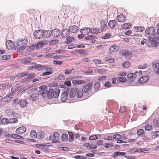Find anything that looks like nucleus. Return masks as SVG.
Instances as JSON below:
<instances>
[{
  "mask_svg": "<svg viewBox=\"0 0 159 159\" xmlns=\"http://www.w3.org/2000/svg\"><path fill=\"white\" fill-rule=\"evenodd\" d=\"M39 89V90L38 92V94L44 98L48 97L49 99H52L53 97L55 98H57L60 93L59 89H50L48 90L46 85L40 86Z\"/></svg>",
  "mask_w": 159,
  "mask_h": 159,
  "instance_id": "f257e3e1",
  "label": "nucleus"
},
{
  "mask_svg": "<svg viewBox=\"0 0 159 159\" xmlns=\"http://www.w3.org/2000/svg\"><path fill=\"white\" fill-rule=\"evenodd\" d=\"M45 70L46 72L43 73L41 75H48L52 74V68L50 67L47 65H44L43 70Z\"/></svg>",
  "mask_w": 159,
  "mask_h": 159,
  "instance_id": "f03ea898",
  "label": "nucleus"
},
{
  "mask_svg": "<svg viewBox=\"0 0 159 159\" xmlns=\"http://www.w3.org/2000/svg\"><path fill=\"white\" fill-rule=\"evenodd\" d=\"M43 30H35L34 33V37L37 39H40L43 37Z\"/></svg>",
  "mask_w": 159,
  "mask_h": 159,
  "instance_id": "7ed1b4c3",
  "label": "nucleus"
},
{
  "mask_svg": "<svg viewBox=\"0 0 159 159\" xmlns=\"http://www.w3.org/2000/svg\"><path fill=\"white\" fill-rule=\"evenodd\" d=\"M156 32L155 28L153 27H150L147 29L145 30L147 34L151 35L154 37Z\"/></svg>",
  "mask_w": 159,
  "mask_h": 159,
  "instance_id": "20e7f679",
  "label": "nucleus"
},
{
  "mask_svg": "<svg viewBox=\"0 0 159 159\" xmlns=\"http://www.w3.org/2000/svg\"><path fill=\"white\" fill-rule=\"evenodd\" d=\"M152 65L154 69V71L159 75V61L153 62Z\"/></svg>",
  "mask_w": 159,
  "mask_h": 159,
  "instance_id": "39448f33",
  "label": "nucleus"
},
{
  "mask_svg": "<svg viewBox=\"0 0 159 159\" xmlns=\"http://www.w3.org/2000/svg\"><path fill=\"white\" fill-rule=\"evenodd\" d=\"M70 30L69 29H63L61 32V35L62 38H65L70 35Z\"/></svg>",
  "mask_w": 159,
  "mask_h": 159,
  "instance_id": "423d86ee",
  "label": "nucleus"
},
{
  "mask_svg": "<svg viewBox=\"0 0 159 159\" xmlns=\"http://www.w3.org/2000/svg\"><path fill=\"white\" fill-rule=\"evenodd\" d=\"M78 91V88L75 87L71 88L69 92V97L73 98L76 96L77 92Z\"/></svg>",
  "mask_w": 159,
  "mask_h": 159,
  "instance_id": "0eeeda50",
  "label": "nucleus"
},
{
  "mask_svg": "<svg viewBox=\"0 0 159 159\" xmlns=\"http://www.w3.org/2000/svg\"><path fill=\"white\" fill-rule=\"evenodd\" d=\"M28 43V40L27 39L18 40L17 41L16 44L19 46L23 47L27 45Z\"/></svg>",
  "mask_w": 159,
  "mask_h": 159,
  "instance_id": "6e6552de",
  "label": "nucleus"
},
{
  "mask_svg": "<svg viewBox=\"0 0 159 159\" xmlns=\"http://www.w3.org/2000/svg\"><path fill=\"white\" fill-rule=\"evenodd\" d=\"M80 32L84 35H88L92 32V30L89 27H84L80 30Z\"/></svg>",
  "mask_w": 159,
  "mask_h": 159,
  "instance_id": "1a4fd4ad",
  "label": "nucleus"
},
{
  "mask_svg": "<svg viewBox=\"0 0 159 159\" xmlns=\"http://www.w3.org/2000/svg\"><path fill=\"white\" fill-rule=\"evenodd\" d=\"M5 44L7 48L8 49H12L14 47V42L11 40H9L6 41Z\"/></svg>",
  "mask_w": 159,
  "mask_h": 159,
  "instance_id": "9d476101",
  "label": "nucleus"
},
{
  "mask_svg": "<svg viewBox=\"0 0 159 159\" xmlns=\"http://www.w3.org/2000/svg\"><path fill=\"white\" fill-rule=\"evenodd\" d=\"M92 83H89L84 87L82 91L84 93H86L89 91L91 88L92 89Z\"/></svg>",
  "mask_w": 159,
  "mask_h": 159,
  "instance_id": "9b49d317",
  "label": "nucleus"
},
{
  "mask_svg": "<svg viewBox=\"0 0 159 159\" xmlns=\"http://www.w3.org/2000/svg\"><path fill=\"white\" fill-rule=\"evenodd\" d=\"M53 137L54 138V140L52 141V143H59V141L58 140L60 138V135L57 132H55L53 134Z\"/></svg>",
  "mask_w": 159,
  "mask_h": 159,
  "instance_id": "f8f14e48",
  "label": "nucleus"
},
{
  "mask_svg": "<svg viewBox=\"0 0 159 159\" xmlns=\"http://www.w3.org/2000/svg\"><path fill=\"white\" fill-rule=\"evenodd\" d=\"M44 65L35 63V64H33V66L34 67V69L37 71L43 70Z\"/></svg>",
  "mask_w": 159,
  "mask_h": 159,
  "instance_id": "ddd939ff",
  "label": "nucleus"
},
{
  "mask_svg": "<svg viewBox=\"0 0 159 159\" xmlns=\"http://www.w3.org/2000/svg\"><path fill=\"white\" fill-rule=\"evenodd\" d=\"M149 80L148 76H144L141 77L138 80V82L140 84H143L148 82Z\"/></svg>",
  "mask_w": 159,
  "mask_h": 159,
  "instance_id": "4468645a",
  "label": "nucleus"
},
{
  "mask_svg": "<svg viewBox=\"0 0 159 159\" xmlns=\"http://www.w3.org/2000/svg\"><path fill=\"white\" fill-rule=\"evenodd\" d=\"M43 36L44 38H48L51 37L52 34V32L50 30H43Z\"/></svg>",
  "mask_w": 159,
  "mask_h": 159,
  "instance_id": "2eb2a0df",
  "label": "nucleus"
},
{
  "mask_svg": "<svg viewBox=\"0 0 159 159\" xmlns=\"http://www.w3.org/2000/svg\"><path fill=\"white\" fill-rule=\"evenodd\" d=\"M26 131V128L24 126H21L17 129L16 132L17 134H20L25 133Z\"/></svg>",
  "mask_w": 159,
  "mask_h": 159,
  "instance_id": "dca6fc26",
  "label": "nucleus"
},
{
  "mask_svg": "<svg viewBox=\"0 0 159 159\" xmlns=\"http://www.w3.org/2000/svg\"><path fill=\"white\" fill-rule=\"evenodd\" d=\"M68 98V94L65 91L63 92L61 95V100L62 102H65Z\"/></svg>",
  "mask_w": 159,
  "mask_h": 159,
  "instance_id": "f3484780",
  "label": "nucleus"
},
{
  "mask_svg": "<svg viewBox=\"0 0 159 159\" xmlns=\"http://www.w3.org/2000/svg\"><path fill=\"white\" fill-rule=\"evenodd\" d=\"M132 53L131 51H125L122 53V55L126 58H129L131 57Z\"/></svg>",
  "mask_w": 159,
  "mask_h": 159,
  "instance_id": "a211bd4d",
  "label": "nucleus"
},
{
  "mask_svg": "<svg viewBox=\"0 0 159 159\" xmlns=\"http://www.w3.org/2000/svg\"><path fill=\"white\" fill-rule=\"evenodd\" d=\"M138 136L141 137H144L146 136V133L145 132L144 129H140L138 130L137 132Z\"/></svg>",
  "mask_w": 159,
  "mask_h": 159,
  "instance_id": "6ab92c4d",
  "label": "nucleus"
},
{
  "mask_svg": "<svg viewBox=\"0 0 159 159\" xmlns=\"http://www.w3.org/2000/svg\"><path fill=\"white\" fill-rule=\"evenodd\" d=\"M116 19L118 22H123L126 21V17L124 15H120L117 16Z\"/></svg>",
  "mask_w": 159,
  "mask_h": 159,
  "instance_id": "aec40b11",
  "label": "nucleus"
},
{
  "mask_svg": "<svg viewBox=\"0 0 159 159\" xmlns=\"http://www.w3.org/2000/svg\"><path fill=\"white\" fill-rule=\"evenodd\" d=\"M52 32V34H53V36L56 37H58L61 34V32L58 29H54Z\"/></svg>",
  "mask_w": 159,
  "mask_h": 159,
  "instance_id": "412c9836",
  "label": "nucleus"
},
{
  "mask_svg": "<svg viewBox=\"0 0 159 159\" xmlns=\"http://www.w3.org/2000/svg\"><path fill=\"white\" fill-rule=\"evenodd\" d=\"M12 96L13 95L12 94L7 95L3 98L2 101L6 103H9L10 102Z\"/></svg>",
  "mask_w": 159,
  "mask_h": 159,
  "instance_id": "4be33fe9",
  "label": "nucleus"
},
{
  "mask_svg": "<svg viewBox=\"0 0 159 159\" xmlns=\"http://www.w3.org/2000/svg\"><path fill=\"white\" fill-rule=\"evenodd\" d=\"M70 32L75 33L77 32L78 31V27L75 25H73L72 26H70L69 29Z\"/></svg>",
  "mask_w": 159,
  "mask_h": 159,
  "instance_id": "5701e85b",
  "label": "nucleus"
},
{
  "mask_svg": "<svg viewBox=\"0 0 159 159\" xmlns=\"http://www.w3.org/2000/svg\"><path fill=\"white\" fill-rule=\"evenodd\" d=\"M5 114L7 116H15V115L16 113H14V111L11 109H8L6 110L5 111Z\"/></svg>",
  "mask_w": 159,
  "mask_h": 159,
  "instance_id": "b1692460",
  "label": "nucleus"
},
{
  "mask_svg": "<svg viewBox=\"0 0 159 159\" xmlns=\"http://www.w3.org/2000/svg\"><path fill=\"white\" fill-rule=\"evenodd\" d=\"M27 102L26 100L24 99H22L19 101L18 104L20 107H25L27 104Z\"/></svg>",
  "mask_w": 159,
  "mask_h": 159,
  "instance_id": "393cba45",
  "label": "nucleus"
},
{
  "mask_svg": "<svg viewBox=\"0 0 159 159\" xmlns=\"http://www.w3.org/2000/svg\"><path fill=\"white\" fill-rule=\"evenodd\" d=\"M47 41H45L44 43L43 42H40L38 43L36 45V49H38L43 47L44 45L48 44Z\"/></svg>",
  "mask_w": 159,
  "mask_h": 159,
  "instance_id": "a878e982",
  "label": "nucleus"
},
{
  "mask_svg": "<svg viewBox=\"0 0 159 159\" xmlns=\"http://www.w3.org/2000/svg\"><path fill=\"white\" fill-rule=\"evenodd\" d=\"M39 99V95L36 93H34L30 96V99L33 101H35Z\"/></svg>",
  "mask_w": 159,
  "mask_h": 159,
  "instance_id": "bb28decb",
  "label": "nucleus"
},
{
  "mask_svg": "<svg viewBox=\"0 0 159 159\" xmlns=\"http://www.w3.org/2000/svg\"><path fill=\"white\" fill-rule=\"evenodd\" d=\"M96 36L90 35L85 37V39L86 40H91V42L93 43H94L95 41V39H96Z\"/></svg>",
  "mask_w": 159,
  "mask_h": 159,
  "instance_id": "cd10ccee",
  "label": "nucleus"
},
{
  "mask_svg": "<svg viewBox=\"0 0 159 159\" xmlns=\"http://www.w3.org/2000/svg\"><path fill=\"white\" fill-rule=\"evenodd\" d=\"M152 123L153 126L159 128V119H154L153 120Z\"/></svg>",
  "mask_w": 159,
  "mask_h": 159,
  "instance_id": "c85d7f7f",
  "label": "nucleus"
},
{
  "mask_svg": "<svg viewBox=\"0 0 159 159\" xmlns=\"http://www.w3.org/2000/svg\"><path fill=\"white\" fill-rule=\"evenodd\" d=\"M116 23L115 20H110L108 23V26L112 29H113L115 27V24Z\"/></svg>",
  "mask_w": 159,
  "mask_h": 159,
  "instance_id": "c756f323",
  "label": "nucleus"
},
{
  "mask_svg": "<svg viewBox=\"0 0 159 159\" xmlns=\"http://www.w3.org/2000/svg\"><path fill=\"white\" fill-rule=\"evenodd\" d=\"M135 30L137 32H143L144 30V28L143 26H138L136 27H135Z\"/></svg>",
  "mask_w": 159,
  "mask_h": 159,
  "instance_id": "7c9ffc66",
  "label": "nucleus"
},
{
  "mask_svg": "<svg viewBox=\"0 0 159 159\" xmlns=\"http://www.w3.org/2000/svg\"><path fill=\"white\" fill-rule=\"evenodd\" d=\"M62 141L63 142L67 141L68 140V135L66 134H63L61 136Z\"/></svg>",
  "mask_w": 159,
  "mask_h": 159,
  "instance_id": "2f4dec72",
  "label": "nucleus"
},
{
  "mask_svg": "<svg viewBox=\"0 0 159 159\" xmlns=\"http://www.w3.org/2000/svg\"><path fill=\"white\" fill-rule=\"evenodd\" d=\"M150 135L152 138L153 137H158L159 136V131H152L150 133Z\"/></svg>",
  "mask_w": 159,
  "mask_h": 159,
  "instance_id": "473e14b6",
  "label": "nucleus"
},
{
  "mask_svg": "<svg viewBox=\"0 0 159 159\" xmlns=\"http://www.w3.org/2000/svg\"><path fill=\"white\" fill-rule=\"evenodd\" d=\"M69 135V141L70 142H72L74 140V134L71 132H68Z\"/></svg>",
  "mask_w": 159,
  "mask_h": 159,
  "instance_id": "72a5a7b5",
  "label": "nucleus"
},
{
  "mask_svg": "<svg viewBox=\"0 0 159 159\" xmlns=\"http://www.w3.org/2000/svg\"><path fill=\"white\" fill-rule=\"evenodd\" d=\"M83 92L82 91L78 88V91L77 92L76 94V97L78 98H81L83 95Z\"/></svg>",
  "mask_w": 159,
  "mask_h": 159,
  "instance_id": "f704fd0d",
  "label": "nucleus"
},
{
  "mask_svg": "<svg viewBox=\"0 0 159 159\" xmlns=\"http://www.w3.org/2000/svg\"><path fill=\"white\" fill-rule=\"evenodd\" d=\"M92 32L93 34H96L97 33H98L100 31V29L97 28H92Z\"/></svg>",
  "mask_w": 159,
  "mask_h": 159,
  "instance_id": "c9c22d12",
  "label": "nucleus"
},
{
  "mask_svg": "<svg viewBox=\"0 0 159 159\" xmlns=\"http://www.w3.org/2000/svg\"><path fill=\"white\" fill-rule=\"evenodd\" d=\"M131 24L129 23H125L121 25V27L124 29H128L131 27Z\"/></svg>",
  "mask_w": 159,
  "mask_h": 159,
  "instance_id": "e433bc0d",
  "label": "nucleus"
},
{
  "mask_svg": "<svg viewBox=\"0 0 159 159\" xmlns=\"http://www.w3.org/2000/svg\"><path fill=\"white\" fill-rule=\"evenodd\" d=\"M30 73L27 72H24L23 73H19L18 74V76L20 78H21L22 77H24L26 76H28V75H30Z\"/></svg>",
  "mask_w": 159,
  "mask_h": 159,
  "instance_id": "4c0bfd02",
  "label": "nucleus"
},
{
  "mask_svg": "<svg viewBox=\"0 0 159 159\" xmlns=\"http://www.w3.org/2000/svg\"><path fill=\"white\" fill-rule=\"evenodd\" d=\"M27 89L25 87H22L20 88H18L17 93L18 94H20L26 90Z\"/></svg>",
  "mask_w": 159,
  "mask_h": 159,
  "instance_id": "58836bf2",
  "label": "nucleus"
},
{
  "mask_svg": "<svg viewBox=\"0 0 159 159\" xmlns=\"http://www.w3.org/2000/svg\"><path fill=\"white\" fill-rule=\"evenodd\" d=\"M100 84L99 82L97 81L96 82L94 85V89L96 91L98 90V89L100 87Z\"/></svg>",
  "mask_w": 159,
  "mask_h": 159,
  "instance_id": "ea45409f",
  "label": "nucleus"
},
{
  "mask_svg": "<svg viewBox=\"0 0 159 159\" xmlns=\"http://www.w3.org/2000/svg\"><path fill=\"white\" fill-rule=\"evenodd\" d=\"M100 28L101 31H105L107 30V25L101 24Z\"/></svg>",
  "mask_w": 159,
  "mask_h": 159,
  "instance_id": "a19ab883",
  "label": "nucleus"
},
{
  "mask_svg": "<svg viewBox=\"0 0 159 159\" xmlns=\"http://www.w3.org/2000/svg\"><path fill=\"white\" fill-rule=\"evenodd\" d=\"M66 38V43L67 44L71 43L72 42V40H74L75 39V38L72 37L68 36Z\"/></svg>",
  "mask_w": 159,
  "mask_h": 159,
  "instance_id": "79ce46f5",
  "label": "nucleus"
},
{
  "mask_svg": "<svg viewBox=\"0 0 159 159\" xmlns=\"http://www.w3.org/2000/svg\"><path fill=\"white\" fill-rule=\"evenodd\" d=\"M117 79L118 80L119 82L124 83L126 81V78L124 77H118L117 78Z\"/></svg>",
  "mask_w": 159,
  "mask_h": 159,
  "instance_id": "37998d69",
  "label": "nucleus"
},
{
  "mask_svg": "<svg viewBox=\"0 0 159 159\" xmlns=\"http://www.w3.org/2000/svg\"><path fill=\"white\" fill-rule=\"evenodd\" d=\"M9 121V123L12 124L17 122H18V120L17 118H12L10 119Z\"/></svg>",
  "mask_w": 159,
  "mask_h": 159,
  "instance_id": "c03bdc74",
  "label": "nucleus"
},
{
  "mask_svg": "<svg viewBox=\"0 0 159 159\" xmlns=\"http://www.w3.org/2000/svg\"><path fill=\"white\" fill-rule=\"evenodd\" d=\"M30 135L31 137L34 138L37 136L35 130H32L30 132Z\"/></svg>",
  "mask_w": 159,
  "mask_h": 159,
  "instance_id": "a18cd8bd",
  "label": "nucleus"
},
{
  "mask_svg": "<svg viewBox=\"0 0 159 159\" xmlns=\"http://www.w3.org/2000/svg\"><path fill=\"white\" fill-rule=\"evenodd\" d=\"M149 39L152 42V43L155 44V46L156 47L158 45V43L156 42V39L155 38H150Z\"/></svg>",
  "mask_w": 159,
  "mask_h": 159,
  "instance_id": "49530a36",
  "label": "nucleus"
},
{
  "mask_svg": "<svg viewBox=\"0 0 159 159\" xmlns=\"http://www.w3.org/2000/svg\"><path fill=\"white\" fill-rule=\"evenodd\" d=\"M2 123V124L6 125L8 123H9V120L7 118H3L1 119V120Z\"/></svg>",
  "mask_w": 159,
  "mask_h": 159,
  "instance_id": "de8ad7c7",
  "label": "nucleus"
},
{
  "mask_svg": "<svg viewBox=\"0 0 159 159\" xmlns=\"http://www.w3.org/2000/svg\"><path fill=\"white\" fill-rule=\"evenodd\" d=\"M112 138L114 139L117 140L122 139V137L121 135L119 134H116L114 135L113 136Z\"/></svg>",
  "mask_w": 159,
  "mask_h": 159,
  "instance_id": "09e8293b",
  "label": "nucleus"
},
{
  "mask_svg": "<svg viewBox=\"0 0 159 159\" xmlns=\"http://www.w3.org/2000/svg\"><path fill=\"white\" fill-rule=\"evenodd\" d=\"M95 71L101 74H103L105 73L106 70L103 69H97Z\"/></svg>",
  "mask_w": 159,
  "mask_h": 159,
  "instance_id": "8fccbe9b",
  "label": "nucleus"
},
{
  "mask_svg": "<svg viewBox=\"0 0 159 159\" xmlns=\"http://www.w3.org/2000/svg\"><path fill=\"white\" fill-rule=\"evenodd\" d=\"M130 63L128 61L124 62L122 63V66L125 68L128 67L130 66Z\"/></svg>",
  "mask_w": 159,
  "mask_h": 159,
  "instance_id": "3c124183",
  "label": "nucleus"
},
{
  "mask_svg": "<svg viewBox=\"0 0 159 159\" xmlns=\"http://www.w3.org/2000/svg\"><path fill=\"white\" fill-rule=\"evenodd\" d=\"M145 130L147 131H149L152 129V126L150 125H146L144 127Z\"/></svg>",
  "mask_w": 159,
  "mask_h": 159,
  "instance_id": "603ef678",
  "label": "nucleus"
},
{
  "mask_svg": "<svg viewBox=\"0 0 159 159\" xmlns=\"http://www.w3.org/2000/svg\"><path fill=\"white\" fill-rule=\"evenodd\" d=\"M8 85L6 83L2 84H0V89H3L5 88H7Z\"/></svg>",
  "mask_w": 159,
  "mask_h": 159,
  "instance_id": "864d4df0",
  "label": "nucleus"
},
{
  "mask_svg": "<svg viewBox=\"0 0 159 159\" xmlns=\"http://www.w3.org/2000/svg\"><path fill=\"white\" fill-rule=\"evenodd\" d=\"M11 58L10 55H5L2 57V59L3 60H9Z\"/></svg>",
  "mask_w": 159,
  "mask_h": 159,
  "instance_id": "5fc2aeb1",
  "label": "nucleus"
},
{
  "mask_svg": "<svg viewBox=\"0 0 159 159\" xmlns=\"http://www.w3.org/2000/svg\"><path fill=\"white\" fill-rule=\"evenodd\" d=\"M112 83L113 84H117L119 83L118 80L117 78H114L112 79Z\"/></svg>",
  "mask_w": 159,
  "mask_h": 159,
  "instance_id": "6e6d98bb",
  "label": "nucleus"
},
{
  "mask_svg": "<svg viewBox=\"0 0 159 159\" xmlns=\"http://www.w3.org/2000/svg\"><path fill=\"white\" fill-rule=\"evenodd\" d=\"M113 146V144L111 143H105L103 144V146L106 148H111Z\"/></svg>",
  "mask_w": 159,
  "mask_h": 159,
  "instance_id": "4d7b16f0",
  "label": "nucleus"
},
{
  "mask_svg": "<svg viewBox=\"0 0 159 159\" xmlns=\"http://www.w3.org/2000/svg\"><path fill=\"white\" fill-rule=\"evenodd\" d=\"M116 48V46H112L111 47L109 48V53H111L112 52L114 51Z\"/></svg>",
  "mask_w": 159,
  "mask_h": 159,
  "instance_id": "13d9d810",
  "label": "nucleus"
},
{
  "mask_svg": "<svg viewBox=\"0 0 159 159\" xmlns=\"http://www.w3.org/2000/svg\"><path fill=\"white\" fill-rule=\"evenodd\" d=\"M111 34L109 33H107L105 35L102 37V39H107L110 37Z\"/></svg>",
  "mask_w": 159,
  "mask_h": 159,
  "instance_id": "bf43d9fd",
  "label": "nucleus"
},
{
  "mask_svg": "<svg viewBox=\"0 0 159 159\" xmlns=\"http://www.w3.org/2000/svg\"><path fill=\"white\" fill-rule=\"evenodd\" d=\"M98 138V136L97 135H93L90 136L89 138V139L90 140H95L97 139Z\"/></svg>",
  "mask_w": 159,
  "mask_h": 159,
  "instance_id": "052dcab7",
  "label": "nucleus"
},
{
  "mask_svg": "<svg viewBox=\"0 0 159 159\" xmlns=\"http://www.w3.org/2000/svg\"><path fill=\"white\" fill-rule=\"evenodd\" d=\"M134 150H136V151H134L135 152H146L145 151H146V150H144V149L143 148H135Z\"/></svg>",
  "mask_w": 159,
  "mask_h": 159,
  "instance_id": "680f3d73",
  "label": "nucleus"
},
{
  "mask_svg": "<svg viewBox=\"0 0 159 159\" xmlns=\"http://www.w3.org/2000/svg\"><path fill=\"white\" fill-rule=\"evenodd\" d=\"M36 47V45L35 44H33L30 46L28 48V50L30 51H33Z\"/></svg>",
  "mask_w": 159,
  "mask_h": 159,
  "instance_id": "e2e57ef3",
  "label": "nucleus"
},
{
  "mask_svg": "<svg viewBox=\"0 0 159 159\" xmlns=\"http://www.w3.org/2000/svg\"><path fill=\"white\" fill-rule=\"evenodd\" d=\"M65 76L63 75H60L57 77L56 79L57 80H62L65 79Z\"/></svg>",
  "mask_w": 159,
  "mask_h": 159,
  "instance_id": "0e129e2a",
  "label": "nucleus"
},
{
  "mask_svg": "<svg viewBox=\"0 0 159 159\" xmlns=\"http://www.w3.org/2000/svg\"><path fill=\"white\" fill-rule=\"evenodd\" d=\"M53 63L55 65H61L62 64V62L61 61L54 60L53 61Z\"/></svg>",
  "mask_w": 159,
  "mask_h": 159,
  "instance_id": "69168bd1",
  "label": "nucleus"
},
{
  "mask_svg": "<svg viewBox=\"0 0 159 159\" xmlns=\"http://www.w3.org/2000/svg\"><path fill=\"white\" fill-rule=\"evenodd\" d=\"M93 61L96 64H100L102 62V61L99 59H95L93 60Z\"/></svg>",
  "mask_w": 159,
  "mask_h": 159,
  "instance_id": "338daca9",
  "label": "nucleus"
},
{
  "mask_svg": "<svg viewBox=\"0 0 159 159\" xmlns=\"http://www.w3.org/2000/svg\"><path fill=\"white\" fill-rule=\"evenodd\" d=\"M58 42V40H52L49 42V44L50 45H53Z\"/></svg>",
  "mask_w": 159,
  "mask_h": 159,
  "instance_id": "774afa93",
  "label": "nucleus"
}]
</instances>
